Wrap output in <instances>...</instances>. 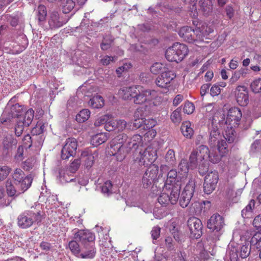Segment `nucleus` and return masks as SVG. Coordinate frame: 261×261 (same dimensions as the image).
<instances>
[{
    "instance_id": "obj_61",
    "label": "nucleus",
    "mask_w": 261,
    "mask_h": 261,
    "mask_svg": "<svg viewBox=\"0 0 261 261\" xmlns=\"http://www.w3.org/2000/svg\"><path fill=\"white\" fill-rule=\"evenodd\" d=\"M132 67V65L129 63H126L123 64L122 66L118 67L116 71L118 76H120L122 73L124 71H127L129 69H130Z\"/></svg>"
},
{
    "instance_id": "obj_32",
    "label": "nucleus",
    "mask_w": 261,
    "mask_h": 261,
    "mask_svg": "<svg viewBox=\"0 0 261 261\" xmlns=\"http://www.w3.org/2000/svg\"><path fill=\"white\" fill-rule=\"evenodd\" d=\"M199 4L203 15H209L212 12L213 6L211 0H200Z\"/></svg>"
},
{
    "instance_id": "obj_45",
    "label": "nucleus",
    "mask_w": 261,
    "mask_h": 261,
    "mask_svg": "<svg viewBox=\"0 0 261 261\" xmlns=\"http://www.w3.org/2000/svg\"><path fill=\"white\" fill-rule=\"evenodd\" d=\"M217 147L220 154L224 155L228 151L227 144L226 141L224 140L219 141L217 143Z\"/></svg>"
},
{
    "instance_id": "obj_48",
    "label": "nucleus",
    "mask_w": 261,
    "mask_h": 261,
    "mask_svg": "<svg viewBox=\"0 0 261 261\" xmlns=\"http://www.w3.org/2000/svg\"><path fill=\"white\" fill-rule=\"evenodd\" d=\"M261 242V232L258 231L254 233L250 240V245L252 246L256 245V247L257 246H259L260 245Z\"/></svg>"
},
{
    "instance_id": "obj_30",
    "label": "nucleus",
    "mask_w": 261,
    "mask_h": 261,
    "mask_svg": "<svg viewBox=\"0 0 261 261\" xmlns=\"http://www.w3.org/2000/svg\"><path fill=\"white\" fill-rule=\"evenodd\" d=\"M34 111L32 109H30L23 113L18 120L25 125V127H28L34 118Z\"/></svg>"
},
{
    "instance_id": "obj_60",
    "label": "nucleus",
    "mask_w": 261,
    "mask_h": 261,
    "mask_svg": "<svg viewBox=\"0 0 261 261\" xmlns=\"http://www.w3.org/2000/svg\"><path fill=\"white\" fill-rule=\"evenodd\" d=\"M24 127H25V125H23L21 122L17 120L16 125L15 127V135L17 137L20 136L23 132Z\"/></svg>"
},
{
    "instance_id": "obj_33",
    "label": "nucleus",
    "mask_w": 261,
    "mask_h": 261,
    "mask_svg": "<svg viewBox=\"0 0 261 261\" xmlns=\"http://www.w3.org/2000/svg\"><path fill=\"white\" fill-rule=\"evenodd\" d=\"M107 133L97 134L92 136L91 139V144L95 146H97L105 143L108 140Z\"/></svg>"
},
{
    "instance_id": "obj_53",
    "label": "nucleus",
    "mask_w": 261,
    "mask_h": 261,
    "mask_svg": "<svg viewBox=\"0 0 261 261\" xmlns=\"http://www.w3.org/2000/svg\"><path fill=\"white\" fill-rule=\"evenodd\" d=\"M165 159L166 162H168L169 164L173 165L175 160V153L174 150L172 149L169 150L166 154Z\"/></svg>"
},
{
    "instance_id": "obj_40",
    "label": "nucleus",
    "mask_w": 261,
    "mask_h": 261,
    "mask_svg": "<svg viewBox=\"0 0 261 261\" xmlns=\"http://www.w3.org/2000/svg\"><path fill=\"white\" fill-rule=\"evenodd\" d=\"M150 70L151 72L154 74H157L161 72V73L167 70L164 65L161 63H155L151 67Z\"/></svg>"
},
{
    "instance_id": "obj_2",
    "label": "nucleus",
    "mask_w": 261,
    "mask_h": 261,
    "mask_svg": "<svg viewBox=\"0 0 261 261\" xmlns=\"http://www.w3.org/2000/svg\"><path fill=\"white\" fill-rule=\"evenodd\" d=\"M208 153H210V149L205 145H200L194 149L189 156L191 169L198 168L200 174H203L206 172L208 168L205 164V161Z\"/></svg>"
},
{
    "instance_id": "obj_55",
    "label": "nucleus",
    "mask_w": 261,
    "mask_h": 261,
    "mask_svg": "<svg viewBox=\"0 0 261 261\" xmlns=\"http://www.w3.org/2000/svg\"><path fill=\"white\" fill-rule=\"evenodd\" d=\"M25 174L24 172L21 170L20 169H16L13 174V178L14 179V181H20L22 178L25 177Z\"/></svg>"
},
{
    "instance_id": "obj_23",
    "label": "nucleus",
    "mask_w": 261,
    "mask_h": 261,
    "mask_svg": "<svg viewBox=\"0 0 261 261\" xmlns=\"http://www.w3.org/2000/svg\"><path fill=\"white\" fill-rule=\"evenodd\" d=\"M96 248L95 244L82 246L79 257L84 259H93L96 255Z\"/></svg>"
},
{
    "instance_id": "obj_36",
    "label": "nucleus",
    "mask_w": 261,
    "mask_h": 261,
    "mask_svg": "<svg viewBox=\"0 0 261 261\" xmlns=\"http://www.w3.org/2000/svg\"><path fill=\"white\" fill-rule=\"evenodd\" d=\"M114 38L111 35L105 36L100 44L101 49L102 50H107L111 48L114 44Z\"/></svg>"
},
{
    "instance_id": "obj_16",
    "label": "nucleus",
    "mask_w": 261,
    "mask_h": 261,
    "mask_svg": "<svg viewBox=\"0 0 261 261\" xmlns=\"http://www.w3.org/2000/svg\"><path fill=\"white\" fill-rule=\"evenodd\" d=\"M219 180L218 173L211 172L206 174L203 183V191L206 194L212 193L216 189Z\"/></svg>"
},
{
    "instance_id": "obj_9",
    "label": "nucleus",
    "mask_w": 261,
    "mask_h": 261,
    "mask_svg": "<svg viewBox=\"0 0 261 261\" xmlns=\"http://www.w3.org/2000/svg\"><path fill=\"white\" fill-rule=\"evenodd\" d=\"M195 188V179L191 178L187 184L180 196H179V203L183 207H186L190 203L193 196Z\"/></svg>"
},
{
    "instance_id": "obj_50",
    "label": "nucleus",
    "mask_w": 261,
    "mask_h": 261,
    "mask_svg": "<svg viewBox=\"0 0 261 261\" xmlns=\"http://www.w3.org/2000/svg\"><path fill=\"white\" fill-rule=\"evenodd\" d=\"M82 155L86 156L85 159L84 160V165L85 167L87 169L90 168L92 166L94 161V156L91 154H85L84 152L82 153Z\"/></svg>"
},
{
    "instance_id": "obj_47",
    "label": "nucleus",
    "mask_w": 261,
    "mask_h": 261,
    "mask_svg": "<svg viewBox=\"0 0 261 261\" xmlns=\"http://www.w3.org/2000/svg\"><path fill=\"white\" fill-rule=\"evenodd\" d=\"M111 115H104L100 117L97 118L94 122V125L95 126H99L101 125L105 124L108 122V120L110 119Z\"/></svg>"
},
{
    "instance_id": "obj_34",
    "label": "nucleus",
    "mask_w": 261,
    "mask_h": 261,
    "mask_svg": "<svg viewBox=\"0 0 261 261\" xmlns=\"http://www.w3.org/2000/svg\"><path fill=\"white\" fill-rule=\"evenodd\" d=\"M191 126V124L190 121H184L181 124V132L187 138H191L194 134V130Z\"/></svg>"
},
{
    "instance_id": "obj_42",
    "label": "nucleus",
    "mask_w": 261,
    "mask_h": 261,
    "mask_svg": "<svg viewBox=\"0 0 261 261\" xmlns=\"http://www.w3.org/2000/svg\"><path fill=\"white\" fill-rule=\"evenodd\" d=\"M44 128V124L43 123L42 121H38L31 131L33 137H36L38 135L43 133Z\"/></svg>"
},
{
    "instance_id": "obj_58",
    "label": "nucleus",
    "mask_w": 261,
    "mask_h": 261,
    "mask_svg": "<svg viewBox=\"0 0 261 261\" xmlns=\"http://www.w3.org/2000/svg\"><path fill=\"white\" fill-rule=\"evenodd\" d=\"M116 125V120L112 119L111 116L110 120L105 125V128L108 132L115 130Z\"/></svg>"
},
{
    "instance_id": "obj_37",
    "label": "nucleus",
    "mask_w": 261,
    "mask_h": 261,
    "mask_svg": "<svg viewBox=\"0 0 261 261\" xmlns=\"http://www.w3.org/2000/svg\"><path fill=\"white\" fill-rule=\"evenodd\" d=\"M88 104L94 109L101 108L104 105L103 98L100 95L94 96L89 100Z\"/></svg>"
},
{
    "instance_id": "obj_8",
    "label": "nucleus",
    "mask_w": 261,
    "mask_h": 261,
    "mask_svg": "<svg viewBox=\"0 0 261 261\" xmlns=\"http://www.w3.org/2000/svg\"><path fill=\"white\" fill-rule=\"evenodd\" d=\"M156 159V150L151 147H148L143 151H140L138 156L134 159V161L135 163L138 164L140 166H147L148 165H153L152 163Z\"/></svg>"
},
{
    "instance_id": "obj_27",
    "label": "nucleus",
    "mask_w": 261,
    "mask_h": 261,
    "mask_svg": "<svg viewBox=\"0 0 261 261\" xmlns=\"http://www.w3.org/2000/svg\"><path fill=\"white\" fill-rule=\"evenodd\" d=\"M210 129V138L209 144L213 147L216 146L217 143L220 141V133L217 126H214L212 125V127Z\"/></svg>"
},
{
    "instance_id": "obj_63",
    "label": "nucleus",
    "mask_w": 261,
    "mask_h": 261,
    "mask_svg": "<svg viewBox=\"0 0 261 261\" xmlns=\"http://www.w3.org/2000/svg\"><path fill=\"white\" fill-rule=\"evenodd\" d=\"M75 178H70L68 173H63V174L60 173V180L62 183H66L74 181Z\"/></svg>"
},
{
    "instance_id": "obj_29",
    "label": "nucleus",
    "mask_w": 261,
    "mask_h": 261,
    "mask_svg": "<svg viewBox=\"0 0 261 261\" xmlns=\"http://www.w3.org/2000/svg\"><path fill=\"white\" fill-rule=\"evenodd\" d=\"M255 203L254 199H251L246 207L242 210L241 215L244 218H251L254 216Z\"/></svg>"
},
{
    "instance_id": "obj_4",
    "label": "nucleus",
    "mask_w": 261,
    "mask_h": 261,
    "mask_svg": "<svg viewBox=\"0 0 261 261\" xmlns=\"http://www.w3.org/2000/svg\"><path fill=\"white\" fill-rule=\"evenodd\" d=\"M188 53V48L185 44L176 42L167 49L165 56L168 61L178 63L181 61Z\"/></svg>"
},
{
    "instance_id": "obj_57",
    "label": "nucleus",
    "mask_w": 261,
    "mask_h": 261,
    "mask_svg": "<svg viewBox=\"0 0 261 261\" xmlns=\"http://www.w3.org/2000/svg\"><path fill=\"white\" fill-rule=\"evenodd\" d=\"M33 137H31L30 135L28 134L24 136L22 142L23 146L26 148H30L33 143Z\"/></svg>"
},
{
    "instance_id": "obj_46",
    "label": "nucleus",
    "mask_w": 261,
    "mask_h": 261,
    "mask_svg": "<svg viewBox=\"0 0 261 261\" xmlns=\"http://www.w3.org/2000/svg\"><path fill=\"white\" fill-rule=\"evenodd\" d=\"M250 250L251 248L248 245H244L240 247L238 253H239V255L241 258H245L250 254Z\"/></svg>"
},
{
    "instance_id": "obj_12",
    "label": "nucleus",
    "mask_w": 261,
    "mask_h": 261,
    "mask_svg": "<svg viewBox=\"0 0 261 261\" xmlns=\"http://www.w3.org/2000/svg\"><path fill=\"white\" fill-rule=\"evenodd\" d=\"M17 140L12 135H7L2 140L1 146L2 155L6 158L11 155L12 151L16 148Z\"/></svg>"
},
{
    "instance_id": "obj_10",
    "label": "nucleus",
    "mask_w": 261,
    "mask_h": 261,
    "mask_svg": "<svg viewBox=\"0 0 261 261\" xmlns=\"http://www.w3.org/2000/svg\"><path fill=\"white\" fill-rule=\"evenodd\" d=\"M178 35L185 41L192 43L197 40H201L202 35L200 28L192 29L188 26H184L180 29L178 31Z\"/></svg>"
},
{
    "instance_id": "obj_1",
    "label": "nucleus",
    "mask_w": 261,
    "mask_h": 261,
    "mask_svg": "<svg viewBox=\"0 0 261 261\" xmlns=\"http://www.w3.org/2000/svg\"><path fill=\"white\" fill-rule=\"evenodd\" d=\"M142 140L139 135L128 138L125 134H120L114 138L111 143V152L117 160L122 161L133 149H136Z\"/></svg>"
},
{
    "instance_id": "obj_44",
    "label": "nucleus",
    "mask_w": 261,
    "mask_h": 261,
    "mask_svg": "<svg viewBox=\"0 0 261 261\" xmlns=\"http://www.w3.org/2000/svg\"><path fill=\"white\" fill-rule=\"evenodd\" d=\"M223 155L222 154H218L210 151V153H207V156H206V159H208L211 162L216 164L221 161Z\"/></svg>"
},
{
    "instance_id": "obj_49",
    "label": "nucleus",
    "mask_w": 261,
    "mask_h": 261,
    "mask_svg": "<svg viewBox=\"0 0 261 261\" xmlns=\"http://www.w3.org/2000/svg\"><path fill=\"white\" fill-rule=\"evenodd\" d=\"M181 108L178 107L172 113L171 115V119L174 123H179L181 121Z\"/></svg>"
},
{
    "instance_id": "obj_28",
    "label": "nucleus",
    "mask_w": 261,
    "mask_h": 261,
    "mask_svg": "<svg viewBox=\"0 0 261 261\" xmlns=\"http://www.w3.org/2000/svg\"><path fill=\"white\" fill-rule=\"evenodd\" d=\"M36 14L38 25L43 27V24L46 21L47 15L46 7L43 5H39L36 10Z\"/></svg>"
},
{
    "instance_id": "obj_38",
    "label": "nucleus",
    "mask_w": 261,
    "mask_h": 261,
    "mask_svg": "<svg viewBox=\"0 0 261 261\" xmlns=\"http://www.w3.org/2000/svg\"><path fill=\"white\" fill-rule=\"evenodd\" d=\"M90 115V112L89 110L83 109L76 115L75 120L80 123L84 122L88 119Z\"/></svg>"
},
{
    "instance_id": "obj_18",
    "label": "nucleus",
    "mask_w": 261,
    "mask_h": 261,
    "mask_svg": "<svg viewBox=\"0 0 261 261\" xmlns=\"http://www.w3.org/2000/svg\"><path fill=\"white\" fill-rule=\"evenodd\" d=\"M74 239L81 242L82 246L95 244V234L87 230H80L74 234Z\"/></svg>"
},
{
    "instance_id": "obj_21",
    "label": "nucleus",
    "mask_w": 261,
    "mask_h": 261,
    "mask_svg": "<svg viewBox=\"0 0 261 261\" xmlns=\"http://www.w3.org/2000/svg\"><path fill=\"white\" fill-rule=\"evenodd\" d=\"M67 22V20L60 16L57 11H53L49 14L48 23L50 29L60 28Z\"/></svg>"
},
{
    "instance_id": "obj_51",
    "label": "nucleus",
    "mask_w": 261,
    "mask_h": 261,
    "mask_svg": "<svg viewBox=\"0 0 261 261\" xmlns=\"http://www.w3.org/2000/svg\"><path fill=\"white\" fill-rule=\"evenodd\" d=\"M11 169L6 166H0V181L4 180L9 174Z\"/></svg>"
},
{
    "instance_id": "obj_25",
    "label": "nucleus",
    "mask_w": 261,
    "mask_h": 261,
    "mask_svg": "<svg viewBox=\"0 0 261 261\" xmlns=\"http://www.w3.org/2000/svg\"><path fill=\"white\" fill-rule=\"evenodd\" d=\"M87 0H60V6L62 7V11L64 14L69 13L71 12L75 6L76 1L80 5H83Z\"/></svg>"
},
{
    "instance_id": "obj_5",
    "label": "nucleus",
    "mask_w": 261,
    "mask_h": 261,
    "mask_svg": "<svg viewBox=\"0 0 261 261\" xmlns=\"http://www.w3.org/2000/svg\"><path fill=\"white\" fill-rule=\"evenodd\" d=\"M167 189L171 191L170 195L168 193H162L158 198L159 203L163 206H167L170 203L172 204L176 203L181 190L180 182H176L172 187H169Z\"/></svg>"
},
{
    "instance_id": "obj_59",
    "label": "nucleus",
    "mask_w": 261,
    "mask_h": 261,
    "mask_svg": "<svg viewBox=\"0 0 261 261\" xmlns=\"http://www.w3.org/2000/svg\"><path fill=\"white\" fill-rule=\"evenodd\" d=\"M238 193H240V191H238V192H234L235 196H233L234 194V191L232 189H229V191L227 192V195L229 197V198L231 199V201L233 203H237L239 200H240V194H238Z\"/></svg>"
},
{
    "instance_id": "obj_35",
    "label": "nucleus",
    "mask_w": 261,
    "mask_h": 261,
    "mask_svg": "<svg viewBox=\"0 0 261 261\" xmlns=\"http://www.w3.org/2000/svg\"><path fill=\"white\" fill-rule=\"evenodd\" d=\"M233 127L232 125L230 127H227L223 134L224 138L228 143L234 142L237 138V133Z\"/></svg>"
},
{
    "instance_id": "obj_19",
    "label": "nucleus",
    "mask_w": 261,
    "mask_h": 261,
    "mask_svg": "<svg viewBox=\"0 0 261 261\" xmlns=\"http://www.w3.org/2000/svg\"><path fill=\"white\" fill-rule=\"evenodd\" d=\"M242 114L240 109L237 107L230 108L228 112L226 123L236 127L239 124Z\"/></svg>"
},
{
    "instance_id": "obj_62",
    "label": "nucleus",
    "mask_w": 261,
    "mask_h": 261,
    "mask_svg": "<svg viewBox=\"0 0 261 261\" xmlns=\"http://www.w3.org/2000/svg\"><path fill=\"white\" fill-rule=\"evenodd\" d=\"M183 2L188 5V8L191 11H195L197 10L196 4L197 0H182Z\"/></svg>"
},
{
    "instance_id": "obj_6",
    "label": "nucleus",
    "mask_w": 261,
    "mask_h": 261,
    "mask_svg": "<svg viewBox=\"0 0 261 261\" xmlns=\"http://www.w3.org/2000/svg\"><path fill=\"white\" fill-rule=\"evenodd\" d=\"M42 219L40 211L35 212L33 211H27L18 217V225L22 228H27L31 227L34 222H41Z\"/></svg>"
},
{
    "instance_id": "obj_26",
    "label": "nucleus",
    "mask_w": 261,
    "mask_h": 261,
    "mask_svg": "<svg viewBox=\"0 0 261 261\" xmlns=\"http://www.w3.org/2000/svg\"><path fill=\"white\" fill-rule=\"evenodd\" d=\"M33 181L32 177L31 175H27L22 178L20 181H14L16 187L20 190L22 193L25 192L31 186Z\"/></svg>"
},
{
    "instance_id": "obj_17",
    "label": "nucleus",
    "mask_w": 261,
    "mask_h": 261,
    "mask_svg": "<svg viewBox=\"0 0 261 261\" xmlns=\"http://www.w3.org/2000/svg\"><path fill=\"white\" fill-rule=\"evenodd\" d=\"M77 146V144L75 139L68 138L61 150L62 159L68 160L70 156H73L76 154Z\"/></svg>"
},
{
    "instance_id": "obj_39",
    "label": "nucleus",
    "mask_w": 261,
    "mask_h": 261,
    "mask_svg": "<svg viewBox=\"0 0 261 261\" xmlns=\"http://www.w3.org/2000/svg\"><path fill=\"white\" fill-rule=\"evenodd\" d=\"M77 241H76V240L70 241L68 244V247L73 254L75 255H79L81 248Z\"/></svg>"
},
{
    "instance_id": "obj_3",
    "label": "nucleus",
    "mask_w": 261,
    "mask_h": 261,
    "mask_svg": "<svg viewBox=\"0 0 261 261\" xmlns=\"http://www.w3.org/2000/svg\"><path fill=\"white\" fill-rule=\"evenodd\" d=\"M122 91L127 93L125 94L124 98H132L134 103L138 105L150 101L153 98L150 90L144 89L141 86L126 87Z\"/></svg>"
},
{
    "instance_id": "obj_64",
    "label": "nucleus",
    "mask_w": 261,
    "mask_h": 261,
    "mask_svg": "<svg viewBox=\"0 0 261 261\" xmlns=\"http://www.w3.org/2000/svg\"><path fill=\"white\" fill-rule=\"evenodd\" d=\"M81 162L80 159H75L70 164V169L72 173L75 172L79 168Z\"/></svg>"
},
{
    "instance_id": "obj_24",
    "label": "nucleus",
    "mask_w": 261,
    "mask_h": 261,
    "mask_svg": "<svg viewBox=\"0 0 261 261\" xmlns=\"http://www.w3.org/2000/svg\"><path fill=\"white\" fill-rule=\"evenodd\" d=\"M6 192L9 197L15 198L22 194V192L16 187L12 180L8 179L5 182Z\"/></svg>"
},
{
    "instance_id": "obj_15",
    "label": "nucleus",
    "mask_w": 261,
    "mask_h": 261,
    "mask_svg": "<svg viewBox=\"0 0 261 261\" xmlns=\"http://www.w3.org/2000/svg\"><path fill=\"white\" fill-rule=\"evenodd\" d=\"M187 226L190 231L191 237L198 239L202 234V224L201 220L195 217L189 218Z\"/></svg>"
},
{
    "instance_id": "obj_22",
    "label": "nucleus",
    "mask_w": 261,
    "mask_h": 261,
    "mask_svg": "<svg viewBox=\"0 0 261 261\" xmlns=\"http://www.w3.org/2000/svg\"><path fill=\"white\" fill-rule=\"evenodd\" d=\"M237 102L241 106H246L249 101L247 89L243 86H239L234 91Z\"/></svg>"
},
{
    "instance_id": "obj_56",
    "label": "nucleus",
    "mask_w": 261,
    "mask_h": 261,
    "mask_svg": "<svg viewBox=\"0 0 261 261\" xmlns=\"http://www.w3.org/2000/svg\"><path fill=\"white\" fill-rule=\"evenodd\" d=\"M195 107L193 103L187 101L185 103L183 112L185 114H191L194 111Z\"/></svg>"
},
{
    "instance_id": "obj_11",
    "label": "nucleus",
    "mask_w": 261,
    "mask_h": 261,
    "mask_svg": "<svg viewBox=\"0 0 261 261\" xmlns=\"http://www.w3.org/2000/svg\"><path fill=\"white\" fill-rule=\"evenodd\" d=\"M176 77L174 71L171 70H165L163 71L155 79V83L157 86L163 88L164 92L166 93L168 88L171 86V82Z\"/></svg>"
},
{
    "instance_id": "obj_54",
    "label": "nucleus",
    "mask_w": 261,
    "mask_h": 261,
    "mask_svg": "<svg viewBox=\"0 0 261 261\" xmlns=\"http://www.w3.org/2000/svg\"><path fill=\"white\" fill-rule=\"evenodd\" d=\"M112 184L110 181H106L101 186V192L108 195L112 193Z\"/></svg>"
},
{
    "instance_id": "obj_41",
    "label": "nucleus",
    "mask_w": 261,
    "mask_h": 261,
    "mask_svg": "<svg viewBox=\"0 0 261 261\" xmlns=\"http://www.w3.org/2000/svg\"><path fill=\"white\" fill-rule=\"evenodd\" d=\"M189 169H191L190 160L188 162L186 159H182L178 165L179 170L185 174L188 172Z\"/></svg>"
},
{
    "instance_id": "obj_7",
    "label": "nucleus",
    "mask_w": 261,
    "mask_h": 261,
    "mask_svg": "<svg viewBox=\"0 0 261 261\" xmlns=\"http://www.w3.org/2000/svg\"><path fill=\"white\" fill-rule=\"evenodd\" d=\"M224 225V219L219 214H214L208 220L207 227L212 230L211 236L214 240H219Z\"/></svg>"
},
{
    "instance_id": "obj_14",
    "label": "nucleus",
    "mask_w": 261,
    "mask_h": 261,
    "mask_svg": "<svg viewBox=\"0 0 261 261\" xmlns=\"http://www.w3.org/2000/svg\"><path fill=\"white\" fill-rule=\"evenodd\" d=\"M23 113L22 106L18 103H15L12 106L9 110L5 111L1 116V121L2 123L10 122L14 118H16L17 120H18Z\"/></svg>"
},
{
    "instance_id": "obj_31",
    "label": "nucleus",
    "mask_w": 261,
    "mask_h": 261,
    "mask_svg": "<svg viewBox=\"0 0 261 261\" xmlns=\"http://www.w3.org/2000/svg\"><path fill=\"white\" fill-rule=\"evenodd\" d=\"M179 181L178 180L177 172L175 169L170 170L167 174V178L165 183V188L167 189L169 187H172L176 182ZM181 184V182H180Z\"/></svg>"
},
{
    "instance_id": "obj_43",
    "label": "nucleus",
    "mask_w": 261,
    "mask_h": 261,
    "mask_svg": "<svg viewBox=\"0 0 261 261\" xmlns=\"http://www.w3.org/2000/svg\"><path fill=\"white\" fill-rule=\"evenodd\" d=\"M4 188L0 186V207H4L8 206L11 201L8 199L5 198Z\"/></svg>"
},
{
    "instance_id": "obj_52",
    "label": "nucleus",
    "mask_w": 261,
    "mask_h": 261,
    "mask_svg": "<svg viewBox=\"0 0 261 261\" xmlns=\"http://www.w3.org/2000/svg\"><path fill=\"white\" fill-rule=\"evenodd\" d=\"M252 91L255 93H259L261 91V79L255 80L250 85Z\"/></svg>"
},
{
    "instance_id": "obj_20",
    "label": "nucleus",
    "mask_w": 261,
    "mask_h": 261,
    "mask_svg": "<svg viewBox=\"0 0 261 261\" xmlns=\"http://www.w3.org/2000/svg\"><path fill=\"white\" fill-rule=\"evenodd\" d=\"M145 108L141 107L137 109L135 112L134 116L136 119L133 122V127L135 128H139L141 127L145 128V125H146L147 120L145 117L147 115L148 112L145 111Z\"/></svg>"
},
{
    "instance_id": "obj_13",
    "label": "nucleus",
    "mask_w": 261,
    "mask_h": 261,
    "mask_svg": "<svg viewBox=\"0 0 261 261\" xmlns=\"http://www.w3.org/2000/svg\"><path fill=\"white\" fill-rule=\"evenodd\" d=\"M159 173V167L150 165L144 173L142 178V185L144 188L149 187L156 180Z\"/></svg>"
}]
</instances>
